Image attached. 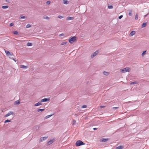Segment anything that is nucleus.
Returning a JSON list of instances; mask_svg holds the SVG:
<instances>
[{
  "instance_id": "f257e3e1",
  "label": "nucleus",
  "mask_w": 149,
  "mask_h": 149,
  "mask_svg": "<svg viewBox=\"0 0 149 149\" xmlns=\"http://www.w3.org/2000/svg\"><path fill=\"white\" fill-rule=\"evenodd\" d=\"M85 143L82 142L81 141H77L76 143V145L77 146H79L81 145H84Z\"/></svg>"
},
{
  "instance_id": "473e14b6",
  "label": "nucleus",
  "mask_w": 149,
  "mask_h": 149,
  "mask_svg": "<svg viewBox=\"0 0 149 149\" xmlns=\"http://www.w3.org/2000/svg\"><path fill=\"white\" fill-rule=\"evenodd\" d=\"M44 110V109H39L37 111L39 112L40 111H42Z\"/></svg>"
},
{
  "instance_id": "2f4dec72",
  "label": "nucleus",
  "mask_w": 149,
  "mask_h": 149,
  "mask_svg": "<svg viewBox=\"0 0 149 149\" xmlns=\"http://www.w3.org/2000/svg\"><path fill=\"white\" fill-rule=\"evenodd\" d=\"M20 18L23 19L25 18V17L23 15H21L19 17Z\"/></svg>"
},
{
  "instance_id": "a878e982",
  "label": "nucleus",
  "mask_w": 149,
  "mask_h": 149,
  "mask_svg": "<svg viewBox=\"0 0 149 149\" xmlns=\"http://www.w3.org/2000/svg\"><path fill=\"white\" fill-rule=\"evenodd\" d=\"M9 57L10 56H13V55L12 53H11L10 52V54H9L8 55Z\"/></svg>"
},
{
  "instance_id": "2eb2a0df",
  "label": "nucleus",
  "mask_w": 149,
  "mask_h": 149,
  "mask_svg": "<svg viewBox=\"0 0 149 149\" xmlns=\"http://www.w3.org/2000/svg\"><path fill=\"white\" fill-rule=\"evenodd\" d=\"M73 18L70 17H68L67 18V20H69L71 19H73Z\"/></svg>"
},
{
  "instance_id": "49530a36",
  "label": "nucleus",
  "mask_w": 149,
  "mask_h": 149,
  "mask_svg": "<svg viewBox=\"0 0 149 149\" xmlns=\"http://www.w3.org/2000/svg\"><path fill=\"white\" fill-rule=\"evenodd\" d=\"M105 107V106H100V107L101 108H104V107Z\"/></svg>"
},
{
  "instance_id": "aec40b11",
  "label": "nucleus",
  "mask_w": 149,
  "mask_h": 149,
  "mask_svg": "<svg viewBox=\"0 0 149 149\" xmlns=\"http://www.w3.org/2000/svg\"><path fill=\"white\" fill-rule=\"evenodd\" d=\"M132 11L131 10L129 11V13H128V15L130 16H131L132 15Z\"/></svg>"
},
{
  "instance_id": "a19ab883",
  "label": "nucleus",
  "mask_w": 149,
  "mask_h": 149,
  "mask_svg": "<svg viewBox=\"0 0 149 149\" xmlns=\"http://www.w3.org/2000/svg\"><path fill=\"white\" fill-rule=\"evenodd\" d=\"M66 43H67V42H63L62 43L61 45H65V44H66Z\"/></svg>"
},
{
  "instance_id": "20e7f679",
  "label": "nucleus",
  "mask_w": 149,
  "mask_h": 149,
  "mask_svg": "<svg viewBox=\"0 0 149 149\" xmlns=\"http://www.w3.org/2000/svg\"><path fill=\"white\" fill-rule=\"evenodd\" d=\"M98 51H96L95 52L93 53V54L91 56V58H92L95 56L96 55L98 54Z\"/></svg>"
},
{
  "instance_id": "de8ad7c7",
  "label": "nucleus",
  "mask_w": 149,
  "mask_h": 149,
  "mask_svg": "<svg viewBox=\"0 0 149 149\" xmlns=\"http://www.w3.org/2000/svg\"><path fill=\"white\" fill-rule=\"evenodd\" d=\"M93 130H97V128H93Z\"/></svg>"
},
{
  "instance_id": "4468645a",
  "label": "nucleus",
  "mask_w": 149,
  "mask_h": 149,
  "mask_svg": "<svg viewBox=\"0 0 149 149\" xmlns=\"http://www.w3.org/2000/svg\"><path fill=\"white\" fill-rule=\"evenodd\" d=\"M123 148V147L122 146H119L116 147V149H122Z\"/></svg>"
},
{
  "instance_id": "c756f323",
  "label": "nucleus",
  "mask_w": 149,
  "mask_h": 149,
  "mask_svg": "<svg viewBox=\"0 0 149 149\" xmlns=\"http://www.w3.org/2000/svg\"><path fill=\"white\" fill-rule=\"evenodd\" d=\"M137 82L136 81H134L130 83L131 84H137Z\"/></svg>"
},
{
  "instance_id": "4be33fe9",
  "label": "nucleus",
  "mask_w": 149,
  "mask_h": 149,
  "mask_svg": "<svg viewBox=\"0 0 149 149\" xmlns=\"http://www.w3.org/2000/svg\"><path fill=\"white\" fill-rule=\"evenodd\" d=\"M108 8L109 9H112L113 8V6L111 5L109 6H108Z\"/></svg>"
},
{
  "instance_id": "9b49d317",
  "label": "nucleus",
  "mask_w": 149,
  "mask_h": 149,
  "mask_svg": "<svg viewBox=\"0 0 149 149\" xmlns=\"http://www.w3.org/2000/svg\"><path fill=\"white\" fill-rule=\"evenodd\" d=\"M20 68H22L26 69L27 68V66L23 65H21Z\"/></svg>"
},
{
  "instance_id": "37998d69",
  "label": "nucleus",
  "mask_w": 149,
  "mask_h": 149,
  "mask_svg": "<svg viewBox=\"0 0 149 149\" xmlns=\"http://www.w3.org/2000/svg\"><path fill=\"white\" fill-rule=\"evenodd\" d=\"M13 23H11L10 24V26H12L13 25Z\"/></svg>"
},
{
  "instance_id": "cd10ccee",
  "label": "nucleus",
  "mask_w": 149,
  "mask_h": 149,
  "mask_svg": "<svg viewBox=\"0 0 149 149\" xmlns=\"http://www.w3.org/2000/svg\"><path fill=\"white\" fill-rule=\"evenodd\" d=\"M15 104H20V102L19 101V100H18L15 102Z\"/></svg>"
},
{
  "instance_id": "72a5a7b5",
  "label": "nucleus",
  "mask_w": 149,
  "mask_h": 149,
  "mask_svg": "<svg viewBox=\"0 0 149 149\" xmlns=\"http://www.w3.org/2000/svg\"><path fill=\"white\" fill-rule=\"evenodd\" d=\"M31 25L29 24H28L26 25V27L27 28H29L31 27Z\"/></svg>"
},
{
  "instance_id": "f704fd0d",
  "label": "nucleus",
  "mask_w": 149,
  "mask_h": 149,
  "mask_svg": "<svg viewBox=\"0 0 149 149\" xmlns=\"http://www.w3.org/2000/svg\"><path fill=\"white\" fill-rule=\"evenodd\" d=\"M146 51H145L143 52V53L142 54V56H143L144 54H145V53L146 52Z\"/></svg>"
},
{
  "instance_id": "a211bd4d",
  "label": "nucleus",
  "mask_w": 149,
  "mask_h": 149,
  "mask_svg": "<svg viewBox=\"0 0 149 149\" xmlns=\"http://www.w3.org/2000/svg\"><path fill=\"white\" fill-rule=\"evenodd\" d=\"M43 18L44 19H49V17H48L47 16L44 15L43 16Z\"/></svg>"
},
{
  "instance_id": "09e8293b",
  "label": "nucleus",
  "mask_w": 149,
  "mask_h": 149,
  "mask_svg": "<svg viewBox=\"0 0 149 149\" xmlns=\"http://www.w3.org/2000/svg\"><path fill=\"white\" fill-rule=\"evenodd\" d=\"M148 14V13L145 16V17H146L147 16V15Z\"/></svg>"
},
{
  "instance_id": "f03ea898",
  "label": "nucleus",
  "mask_w": 149,
  "mask_h": 149,
  "mask_svg": "<svg viewBox=\"0 0 149 149\" xmlns=\"http://www.w3.org/2000/svg\"><path fill=\"white\" fill-rule=\"evenodd\" d=\"M76 38L75 36H73L72 38H71L68 40V41L70 43H72L75 42L76 40Z\"/></svg>"
},
{
  "instance_id": "9d476101",
  "label": "nucleus",
  "mask_w": 149,
  "mask_h": 149,
  "mask_svg": "<svg viewBox=\"0 0 149 149\" xmlns=\"http://www.w3.org/2000/svg\"><path fill=\"white\" fill-rule=\"evenodd\" d=\"M53 142L54 141L53 140H51L47 142V145H50L52 144Z\"/></svg>"
},
{
  "instance_id": "412c9836",
  "label": "nucleus",
  "mask_w": 149,
  "mask_h": 149,
  "mask_svg": "<svg viewBox=\"0 0 149 149\" xmlns=\"http://www.w3.org/2000/svg\"><path fill=\"white\" fill-rule=\"evenodd\" d=\"M26 45L28 46H31L32 45V44L30 42H28Z\"/></svg>"
},
{
  "instance_id": "6e6552de",
  "label": "nucleus",
  "mask_w": 149,
  "mask_h": 149,
  "mask_svg": "<svg viewBox=\"0 0 149 149\" xmlns=\"http://www.w3.org/2000/svg\"><path fill=\"white\" fill-rule=\"evenodd\" d=\"M47 138V137H41L40 139V142H42L46 139Z\"/></svg>"
},
{
  "instance_id": "8fccbe9b",
  "label": "nucleus",
  "mask_w": 149,
  "mask_h": 149,
  "mask_svg": "<svg viewBox=\"0 0 149 149\" xmlns=\"http://www.w3.org/2000/svg\"><path fill=\"white\" fill-rule=\"evenodd\" d=\"M14 60L16 62V61L15 60V59L14 58V60Z\"/></svg>"
},
{
  "instance_id": "58836bf2",
  "label": "nucleus",
  "mask_w": 149,
  "mask_h": 149,
  "mask_svg": "<svg viewBox=\"0 0 149 149\" xmlns=\"http://www.w3.org/2000/svg\"><path fill=\"white\" fill-rule=\"evenodd\" d=\"M73 123H72V125H74V124L75 123L76 121L75 120H73Z\"/></svg>"
},
{
  "instance_id": "e433bc0d",
  "label": "nucleus",
  "mask_w": 149,
  "mask_h": 149,
  "mask_svg": "<svg viewBox=\"0 0 149 149\" xmlns=\"http://www.w3.org/2000/svg\"><path fill=\"white\" fill-rule=\"evenodd\" d=\"M58 17L59 18H60V19H62V18H63V17L61 16V15H58Z\"/></svg>"
},
{
  "instance_id": "a18cd8bd",
  "label": "nucleus",
  "mask_w": 149,
  "mask_h": 149,
  "mask_svg": "<svg viewBox=\"0 0 149 149\" xmlns=\"http://www.w3.org/2000/svg\"><path fill=\"white\" fill-rule=\"evenodd\" d=\"M63 35H64V34L63 33H61L59 35V36H63Z\"/></svg>"
},
{
  "instance_id": "7c9ffc66",
  "label": "nucleus",
  "mask_w": 149,
  "mask_h": 149,
  "mask_svg": "<svg viewBox=\"0 0 149 149\" xmlns=\"http://www.w3.org/2000/svg\"><path fill=\"white\" fill-rule=\"evenodd\" d=\"M87 107V106L86 105H83L81 107V108L82 109L86 108Z\"/></svg>"
},
{
  "instance_id": "ea45409f",
  "label": "nucleus",
  "mask_w": 149,
  "mask_h": 149,
  "mask_svg": "<svg viewBox=\"0 0 149 149\" xmlns=\"http://www.w3.org/2000/svg\"><path fill=\"white\" fill-rule=\"evenodd\" d=\"M123 17V15H120V16H119L118 17V18L119 19H121V18H122Z\"/></svg>"
},
{
  "instance_id": "bb28decb",
  "label": "nucleus",
  "mask_w": 149,
  "mask_h": 149,
  "mask_svg": "<svg viewBox=\"0 0 149 149\" xmlns=\"http://www.w3.org/2000/svg\"><path fill=\"white\" fill-rule=\"evenodd\" d=\"M52 116V115H48V116H47L45 118L46 119H47L48 118H49V117H51V116Z\"/></svg>"
},
{
  "instance_id": "6ab92c4d",
  "label": "nucleus",
  "mask_w": 149,
  "mask_h": 149,
  "mask_svg": "<svg viewBox=\"0 0 149 149\" xmlns=\"http://www.w3.org/2000/svg\"><path fill=\"white\" fill-rule=\"evenodd\" d=\"M11 121V120H7L5 121L4 123H6L8 122H10Z\"/></svg>"
},
{
  "instance_id": "7ed1b4c3",
  "label": "nucleus",
  "mask_w": 149,
  "mask_h": 149,
  "mask_svg": "<svg viewBox=\"0 0 149 149\" xmlns=\"http://www.w3.org/2000/svg\"><path fill=\"white\" fill-rule=\"evenodd\" d=\"M130 70V68H125L123 69H121L120 72L122 73H125L127 72H129Z\"/></svg>"
},
{
  "instance_id": "dca6fc26",
  "label": "nucleus",
  "mask_w": 149,
  "mask_h": 149,
  "mask_svg": "<svg viewBox=\"0 0 149 149\" xmlns=\"http://www.w3.org/2000/svg\"><path fill=\"white\" fill-rule=\"evenodd\" d=\"M104 75L106 76H107L109 74V73L108 72L104 71L103 72Z\"/></svg>"
},
{
  "instance_id": "b1692460",
  "label": "nucleus",
  "mask_w": 149,
  "mask_h": 149,
  "mask_svg": "<svg viewBox=\"0 0 149 149\" xmlns=\"http://www.w3.org/2000/svg\"><path fill=\"white\" fill-rule=\"evenodd\" d=\"M13 33L15 35H17L18 34V32L16 31H13Z\"/></svg>"
},
{
  "instance_id": "f8f14e48",
  "label": "nucleus",
  "mask_w": 149,
  "mask_h": 149,
  "mask_svg": "<svg viewBox=\"0 0 149 149\" xmlns=\"http://www.w3.org/2000/svg\"><path fill=\"white\" fill-rule=\"evenodd\" d=\"M63 2L64 4H68L69 3V2L66 0H63Z\"/></svg>"
},
{
  "instance_id": "f3484780",
  "label": "nucleus",
  "mask_w": 149,
  "mask_h": 149,
  "mask_svg": "<svg viewBox=\"0 0 149 149\" xmlns=\"http://www.w3.org/2000/svg\"><path fill=\"white\" fill-rule=\"evenodd\" d=\"M146 25V23H143L142 26L141 28H143L145 27Z\"/></svg>"
},
{
  "instance_id": "c03bdc74",
  "label": "nucleus",
  "mask_w": 149,
  "mask_h": 149,
  "mask_svg": "<svg viewBox=\"0 0 149 149\" xmlns=\"http://www.w3.org/2000/svg\"><path fill=\"white\" fill-rule=\"evenodd\" d=\"M9 57L11 59L14 60V58L13 57V56H10Z\"/></svg>"
},
{
  "instance_id": "1a4fd4ad",
  "label": "nucleus",
  "mask_w": 149,
  "mask_h": 149,
  "mask_svg": "<svg viewBox=\"0 0 149 149\" xmlns=\"http://www.w3.org/2000/svg\"><path fill=\"white\" fill-rule=\"evenodd\" d=\"M42 104V103H41V102H38L37 103H36L35 104L34 106H38L39 105H41Z\"/></svg>"
},
{
  "instance_id": "0eeeda50",
  "label": "nucleus",
  "mask_w": 149,
  "mask_h": 149,
  "mask_svg": "<svg viewBox=\"0 0 149 149\" xmlns=\"http://www.w3.org/2000/svg\"><path fill=\"white\" fill-rule=\"evenodd\" d=\"M108 140V139H102L100 140V141L102 142H107Z\"/></svg>"
},
{
  "instance_id": "39448f33",
  "label": "nucleus",
  "mask_w": 149,
  "mask_h": 149,
  "mask_svg": "<svg viewBox=\"0 0 149 149\" xmlns=\"http://www.w3.org/2000/svg\"><path fill=\"white\" fill-rule=\"evenodd\" d=\"M14 113L13 112V111H10L7 114H6L5 116V117H8L9 116H10V115H13L14 114Z\"/></svg>"
},
{
  "instance_id": "4c0bfd02",
  "label": "nucleus",
  "mask_w": 149,
  "mask_h": 149,
  "mask_svg": "<svg viewBox=\"0 0 149 149\" xmlns=\"http://www.w3.org/2000/svg\"><path fill=\"white\" fill-rule=\"evenodd\" d=\"M50 3V2L49 1H48L46 2V4L47 5H49Z\"/></svg>"
},
{
  "instance_id": "c9c22d12",
  "label": "nucleus",
  "mask_w": 149,
  "mask_h": 149,
  "mask_svg": "<svg viewBox=\"0 0 149 149\" xmlns=\"http://www.w3.org/2000/svg\"><path fill=\"white\" fill-rule=\"evenodd\" d=\"M35 128L37 130H38V129L39 128V127L38 126H35Z\"/></svg>"
},
{
  "instance_id": "423d86ee",
  "label": "nucleus",
  "mask_w": 149,
  "mask_h": 149,
  "mask_svg": "<svg viewBox=\"0 0 149 149\" xmlns=\"http://www.w3.org/2000/svg\"><path fill=\"white\" fill-rule=\"evenodd\" d=\"M49 98H44L42 99L41 100V102H47L49 101Z\"/></svg>"
},
{
  "instance_id": "393cba45",
  "label": "nucleus",
  "mask_w": 149,
  "mask_h": 149,
  "mask_svg": "<svg viewBox=\"0 0 149 149\" xmlns=\"http://www.w3.org/2000/svg\"><path fill=\"white\" fill-rule=\"evenodd\" d=\"M2 8L3 9H6L8 8V6H3L2 7Z\"/></svg>"
},
{
  "instance_id": "79ce46f5",
  "label": "nucleus",
  "mask_w": 149,
  "mask_h": 149,
  "mask_svg": "<svg viewBox=\"0 0 149 149\" xmlns=\"http://www.w3.org/2000/svg\"><path fill=\"white\" fill-rule=\"evenodd\" d=\"M118 108V107H113V109L115 110V109H117Z\"/></svg>"
},
{
  "instance_id": "5701e85b",
  "label": "nucleus",
  "mask_w": 149,
  "mask_h": 149,
  "mask_svg": "<svg viewBox=\"0 0 149 149\" xmlns=\"http://www.w3.org/2000/svg\"><path fill=\"white\" fill-rule=\"evenodd\" d=\"M5 53H6V54L7 55H8L9 54H10V52L8 51L5 50Z\"/></svg>"
},
{
  "instance_id": "ddd939ff",
  "label": "nucleus",
  "mask_w": 149,
  "mask_h": 149,
  "mask_svg": "<svg viewBox=\"0 0 149 149\" xmlns=\"http://www.w3.org/2000/svg\"><path fill=\"white\" fill-rule=\"evenodd\" d=\"M135 33V32L134 31H132L130 33V35L131 36H132L134 35Z\"/></svg>"
},
{
  "instance_id": "c85d7f7f",
  "label": "nucleus",
  "mask_w": 149,
  "mask_h": 149,
  "mask_svg": "<svg viewBox=\"0 0 149 149\" xmlns=\"http://www.w3.org/2000/svg\"><path fill=\"white\" fill-rule=\"evenodd\" d=\"M135 19L136 20H137L138 19V15L137 14L135 15Z\"/></svg>"
}]
</instances>
